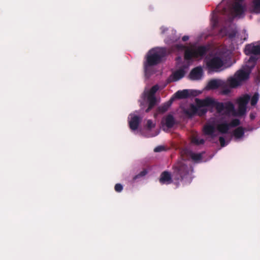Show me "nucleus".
Instances as JSON below:
<instances>
[{
  "mask_svg": "<svg viewBox=\"0 0 260 260\" xmlns=\"http://www.w3.org/2000/svg\"><path fill=\"white\" fill-rule=\"evenodd\" d=\"M173 172L172 175L168 171L162 172L159 178L160 183L169 184L174 182L178 187L180 181L190 178V172L192 171L191 168L183 161H178L173 166Z\"/></svg>",
  "mask_w": 260,
  "mask_h": 260,
  "instance_id": "f257e3e1",
  "label": "nucleus"
},
{
  "mask_svg": "<svg viewBox=\"0 0 260 260\" xmlns=\"http://www.w3.org/2000/svg\"><path fill=\"white\" fill-rule=\"evenodd\" d=\"M196 103L198 107L197 115L199 116H203L207 112V109L204 108L205 107H215L217 113H221L223 112V114L226 115H229L235 111L234 105L231 102H218L211 98H207L204 100L196 99Z\"/></svg>",
  "mask_w": 260,
  "mask_h": 260,
  "instance_id": "f03ea898",
  "label": "nucleus"
},
{
  "mask_svg": "<svg viewBox=\"0 0 260 260\" xmlns=\"http://www.w3.org/2000/svg\"><path fill=\"white\" fill-rule=\"evenodd\" d=\"M242 1H221L216 11L225 16L226 21L231 22L235 17L243 18L246 10Z\"/></svg>",
  "mask_w": 260,
  "mask_h": 260,
  "instance_id": "7ed1b4c3",
  "label": "nucleus"
},
{
  "mask_svg": "<svg viewBox=\"0 0 260 260\" xmlns=\"http://www.w3.org/2000/svg\"><path fill=\"white\" fill-rule=\"evenodd\" d=\"M167 50L166 48H157L150 50L147 56V60L144 62L145 73L146 75H149V68L158 64L163 57L166 56Z\"/></svg>",
  "mask_w": 260,
  "mask_h": 260,
  "instance_id": "20e7f679",
  "label": "nucleus"
},
{
  "mask_svg": "<svg viewBox=\"0 0 260 260\" xmlns=\"http://www.w3.org/2000/svg\"><path fill=\"white\" fill-rule=\"evenodd\" d=\"M210 50L208 45H200L193 48H187L184 52V58L190 60L192 58H202Z\"/></svg>",
  "mask_w": 260,
  "mask_h": 260,
  "instance_id": "39448f33",
  "label": "nucleus"
},
{
  "mask_svg": "<svg viewBox=\"0 0 260 260\" xmlns=\"http://www.w3.org/2000/svg\"><path fill=\"white\" fill-rule=\"evenodd\" d=\"M250 74V71L245 69H240L237 71L233 77L228 79V82L231 88H236L240 85L241 83L248 80Z\"/></svg>",
  "mask_w": 260,
  "mask_h": 260,
  "instance_id": "423d86ee",
  "label": "nucleus"
},
{
  "mask_svg": "<svg viewBox=\"0 0 260 260\" xmlns=\"http://www.w3.org/2000/svg\"><path fill=\"white\" fill-rule=\"evenodd\" d=\"M205 61L209 72H219L224 64L222 58L218 56L207 57Z\"/></svg>",
  "mask_w": 260,
  "mask_h": 260,
  "instance_id": "0eeeda50",
  "label": "nucleus"
},
{
  "mask_svg": "<svg viewBox=\"0 0 260 260\" xmlns=\"http://www.w3.org/2000/svg\"><path fill=\"white\" fill-rule=\"evenodd\" d=\"M244 52L247 55H260V46L254 45L253 44H247L246 45Z\"/></svg>",
  "mask_w": 260,
  "mask_h": 260,
  "instance_id": "6e6552de",
  "label": "nucleus"
},
{
  "mask_svg": "<svg viewBox=\"0 0 260 260\" xmlns=\"http://www.w3.org/2000/svg\"><path fill=\"white\" fill-rule=\"evenodd\" d=\"M203 69L201 67L193 68L190 72L189 77L191 80H198L201 79L203 76Z\"/></svg>",
  "mask_w": 260,
  "mask_h": 260,
  "instance_id": "1a4fd4ad",
  "label": "nucleus"
},
{
  "mask_svg": "<svg viewBox=\"0 0 260 260\" xmlns=\"http://www.w3.org/2000/svg\"><path fill=\"white\" fill-rule=\"evenodd\" d=\"M226 82L221 80L212 79L208 83L207 88L209 89H215L220 87H224Z\"/></svg>",
  "mask_w": 260,
  "mask_h": 260,
  "instance_id": "9d476101",
  "label": "nucleus"
},
{
  "mask_svg": "<svg viewBox=\"0 0 260 260\" xmlns=\"http://www.w3.org/2000/svg\"><path fill=\"white\" fill-rule=\"evenodd\" d=\"M193 91L189 89H183L177 91L173 98L178 99H186L190 95H193Z\"/></svg>",
  "mask_w": 260,
  "mask_h": 260,
  "instance_id": "9b49d317",
  "label": "nucleus"
},
{
  "mask_svg": "<svg viewBox=\"0 0 260 260\" xmlns=\"http://www.w3.org/2000/svg\"><path fill=\"white\" fill-rule=\"evenodd\" d=\"M203 131L206 135L210 136L212 138L216 136V135L214 134L215 132V127L213 125H205L204 126Z\"/></svg>",
  "mask_w": 260,
  "mask_h": 260,
  "instance_id": "f8f14e48",
  "label": "nucleus"
},
{
  "mask_svg": "<svg viewBox=\"0 0 260 260\" xmlns=\"http://www.w3.org/2000/svg\"><path fill=\"white\" fill-rule=\"evenodd\" d=\"M257 60V57L256 56L254 55L250 56L248 61L246 62L245 70L251 72V70L255 67Z\"/></svg>",
  "mask_w": 260,
  "mask_h": 260,
  "instance_id": "ddd939ff",
  "label": "nucleus"
},
{
  "mask_svg": "<svg viewBox=\"0 0 260 260\" xmlns=\"http://www.w3.org/2000/svg\"><path fill=\"white\" fill-rule=\"evenodd\" d=\"M141 120V119L137 115L132 117L131 120L129 121L130 128L133 131L136 130L138 128Z\"/></svg>",
  "mask_w": 260,
  "mask_h": 260,
  "instance_id": "4468645a",
  "label": "nucleus"
},
{
  "mask_svg": "<svg viewBox=\"0 0 260 260\" xmlns=\"http://www.w3.org/2000/svg\"><path fill=\"white\" fill-rule=\"evenodd\" d=\"M185 74V72L183 69H180L175 72L170 76L172 78V81H177L182 78Z\"/></svg>",
  "mask_w": 260,
  "mask_h": 260,
  "instance_id": "2eb2a0df",
  "label": "nucleus"
},
{
  "mask_svg": "<svg viewBox=\"0 0 260 260\" xmlns=\"http://www.w3.org/2000/svg\"><path fill=\"white\" fill-rule=\"evenodd\" d=\"M174 100V98H171L169 101L165 103L162 105L158 107L157 108L158 112L160 113H164L165 112H166L172 105Z\"/></svg>",
  "mask_w": 260,
  "mask_h": 260,
  "instance_id": "dca6fc26",
  "label": "nucleus"
},
{
  "mask_svg": "<svg viewBox=\"0 0 260 260\" xmlns=\"http://www.w3.org/2000/svg\"><path fill=\"white\" fill-rule=\"evenodd\" d=\"M164 120L165 125L168 128L173 127L175 124V119L174 116L171 114L167 115Z\"/></svg>",
  "mask_w": 260,
  "mask_h": 260,
  "instance_id": "f3484780",
  "label": "nucleus"
},
{
  "mask_svg": "<svg viewBox=\"0 0 260 260\" xmlns=\"http://www.w3.org/2000/svg\"><path fill=\"white\" fill-rule=\"evenodd\" d=\"M249 10L251 13H259L260 1H252Z\"/></svg>",
  "mask_w": 260,
  "mask_h": 260,
  "instance_id": "a211bd4d",
  "label": "nucleus"
},
{
  "mask_svg": "<svg viewBox=\"0 0 260 260\" xmlns=\"http://www.w3.org/2000/svg\"><path fill=\"white\" fill-rule=\"evenodd\" d=\"M230 127V124L226 122L219 124L217 126V130L221 134H227Z\"/></svg>",
  "mask_w": 260,
  "mask_h": 260,
  "instance_id": "6ab92c4d",
  "label": "nucleus"
},
{
  "mask_svg": "<svg viewBox=\"0 0 260 260\" xmlns=\"http://www.w3.org/2000/svg\"><path fill=\"white\" fill-rule=\"evenodd\" d=\"M197 112V105H196V106H195L193 104H191L189 108L186 110L185 112V114L190 117H192L193 116L196 115Z\"/></svg>",
  "mask_w": 260,
  "mask_h": 260,
  "instance_id": "aec40b11",
  "label": "nucleus"
},
{
  "mask_svg": "<svg viewBox=\"0 0 260 260\" xmlns=\"http://www.w3.org/2000/svg\"><path fill=\"white\" fill-rule=\"evenodd\" d=\"M147 101L148 107L146 109L145 112L148 113L156 105V98L147 97Z\"/></svg>",
  "mask_w": 260,
  "mask_h": 260,
  "instance_id": "412c9836",
  "label": "nucleus"
},
{
  "mask_svg": "<svg viewBox=\"0 0 260 260\" xmlns=\"http://www.w3.org/2000/svg\"><path fill=\"white\" fill-rule=\"evenodd\" d=\"M245 129L242 127L239 126L236 128L233 132V135L237 139L242 138L244 135Z\"/></svg>",
  "mask_w": 260,
  "mask_h": 260,
  "instance_id": "4be33fe9",
  "label": "nucleus"
},
{
  "mask_svg": "<svg viewBox=\"0 0 260 260\" xmlns=\"http://www.w3.org/2000/svg\"><path fill=\"white\" fill-rule=\"evenodd\" d=\"M250 99V96L248 94H245L243 97L238 100V105L247 106L248 103Z\"/></svg>",
  "mask_w": 260,
  "mask_h": 260,
  "instance_id": "5701e85b",
  "label": "nucleus"
},
{
  "mask_svg": "<svg viewBox=\"0 0 260 260\" xmlns=\"http://www.w3.org/2000/svg\"><path fill=\"white\" fill-rule=\"evenodd\" d=\"M159 87L157 85L153 86L147 93V97L155 98V94L158 90Z\"/></svg>",
  "mask_w": 260,
  "mask_h": 260,
  "instance_id": "b1692460",
  "label": "nucleus"
},
{
  "mask_svg": "<svg viewBox=\"0 0 260 260\" xmlns=\"http://www.w3.org/2000/svg\"><path fill=\"white\" fill-rule=\"evenodd\" d=\"M221 88V90L220 91V93L222 95H228L231 91L230 86L228 82H226V85L224 87H220Z\"/></svg>",
  "mask_w": 260,
  "mask_h": 260,
  "instance_id": "393cba45",
  "label": "nucleus"
},
{
  "mask_svg": "<svg viewBox=\"0 0 260 260\" xmlns=\"http://www.w3.org/2000/svg\"><path fill=\"white\" fill-rule=\"evenodd\" d=\"M259 99V94L257 92H255L254 95L252 96L251 99L250 104L251 106H255L258 100Z\"/></svg>",
  "mask_w": 260,
  "mask_h": 260,
  "instance_id": "a878e982",
  "label": "nucleus"
},
{
  "mask_svg": "<svg viewBox=\"0 0 260 260\" xmlns=\"http://www.w3.org/2000/svg\"><path fill=\"white\" fill-rule=\"evenodd\" d=\"M147 173H148V171H147V170L144 169L138 175H136L135 176H134V177L133 178V180L134 181H136L137 179L145 176L147 174Z\"/></svg>",
  "mask_w": 260,
  "mask_h": 260,
  "instance_id": "bb28decb",
  "label": "nucleus"
},
{
  "mask_svg": "<svg viewBox=\"0 0 260 260\" xmlns=\"http://www.w3.org/2000/svg\"><path fill=\"white\" fill-rule=\"evenodd\" d=\"M190 157L193 160L196 161L200 160L202 158V156L201 153H191Z\"/></svg>",
  "mask_w": 260,
  "mask_h": 260,
  "instance_id": "cd10ccee",
  "label": "nucleus"
},
{
  "mask_svg": "<svg viewBox=\"0 0 260 260\" xmlns=\"http://www.w3.org/2000/svg\"><path fill=\"white\" fill-rule=\"evenodd\" d=\"M246 111V106L238 105V115L239 116L243 115Z\"/></svg>",
  "mask_w": 260,
  "mask_h": 260,
  "instance_id": "c85d7f7f",
  "label": "nucleus"
},
{
  "mask_svg": "<svg viewBox=\"0 0 260 260\" xmlns=\"http://www.w3.org/2000/svg\"><path fill=\"white\" fill-rule=\"evenodd\" d=\"M192 143L198 145L203 144L205 143V141L203 139H199L197 137L193 138L192 139Z\"/></svg>",
  "mask_w": 260,
  "mask_h": 260,
  "instance_id": "c756f323",
  "label": "nucleus"
},
{
  "mask_svg": "<svg viewBox=\"0 0 260 260\" xmlns=\"http://www.w3.org/2000/svg\"><path fill=\"white\" fill-rule=\"evenodd\" d=\"M240 121L238 119H234L231 121V122L229 123L230 124V127H236L240 125Z\"/></svg>",
  "mask_w": 260,
  "mask_h": 260,
  "instance_id": "7c9ffc66",
  "label": "nucleus"
},
{
  "mask_svg": "<svg viewBox=\"0 0 260 260\" xmlns=\"http://www.w3.org/2000/svg\"><path fill=\"white\" fill-rule=\"evenodd\" d=\"M114 189L116 192H120L123 190V186L120 183H117L115 185Z\"/></svg>",
  "mask_w": 260,
  "mask_h": 260,
  "instance_id": "2f4dec72",
  "label": "nucleus"
},
{
  "mask_svg": "<svg viewBox=\"0 0 260 260\" xmlns=\"http://www.w3.org/2000/svg\"><path fill=\"white\" fill-rule=\"evenodd\" d=\"M146 126L148 129H150L155 126V124L153 123L151 120H148Z\"/></svg>",
  "mask_w": 260,
  "mask_h": 260,
  "instance_id": "473e14b6",
  "label": "nucleus"
},
{
  "mask_svg": "<svg viewBox=\"0 0 260 260\" xmlns=\"http://www.w3.org/2000/svg\"><path fill=\"white\" fill-rule=\"evenodd\" d=\"M165 150V148L162 146H158L155 147L154 149V152H159Z\"/></svg>",
  "mask_w": 260,
  "mask_h": 260,
  "instance_id": "72a5a7b5",
  "label": "nucleus"
},
{
  "mask_svg": "<svg viewBox=\"0 0 260 260\" xmlns=\"http://www.w3.org/2000/svg\"><path fill=\"white\" fill-rule=\"evenodd\" d=\"M219 141L220 143V145L221 147H224L225 146V141L223 137H220L219 138Z\"/></svg>",
  "mask_w": 260,
  "mask_h": 260,
  "instance_id": "f704fd0d",
  "label": "nucleus"
},
{
  "mask_svg": "<svg viewBox=\"0 0 260 260\" xmlns=\"http://www.w3.org/2000/svg\"><path fill=\"white\" fill-rule=\"evenodd\" d=\"M212 21H213V26L216 27L218 23V19L217 18L214 17L212 18Z\"/></svg>",
  "mask_w": 260,
  "mask_h": 260,
  "instance_id": "c9c22d12",
  "label": "nucleus"
},
{
  "mask_svg": "<svg viewBox=\"0 0 260 260\" xmlns=\"http://www.w3.org/2000/svg\"><path fill=\"white\" fill-rule=\"evenodd\" d=\"M189 37L188 36H184L182 38V41L184 42L187 41Z\"/></svg>",
  "mask_w": 260,
  "mask_h": 260,
  "instance_id": "e433bc0d",
  "label": "nucleus"
},
{
  "mask_svg": "<svg viewBox=\"0 0 260 260\" xmlns=\"http://www.w3.org/2000/svg\"><path fill=\"white\" fill-rule=\"evenodd\" d=\"M236 36V33L235 32H232L229 35V38L231 39H233Z\"/></svg>",
  "mask_w": 260,
  "mask_h": 260,
  "instance_id": "4c0bfd02",
  "label": "nucleus"
},
{
  "mask_svg": "<svg viewBox=\"0 0 260 260\" xmlns=\"http://www.w3.org/2000/svg\"><path fill=\"white\" fill-rule=\"evenodd\" d=\"M161 30V34H164L165 32L167 30V28H166V27H161L160 28Z\"/></svg>",
  "mask_w": 260,
  "mask_h": 260,
  "instance_id": "58836bf2",
  "label": "nucleus"
},
{
  "mask_svg": "<svg viewBox=\"0 0 260 260\" xmlns=\"http://www.w3.org/2000/svg\"><path fill=\"white\" fill-rule=\"evenodd\" d=\"M250 118L251 120H253L255 118V115L253 113H250Z\"/></svg>",
  "mask_w": 260,
  "mask_h": 260,
  "instance_id": "ea45409f",
  "label": "nucleus"
}]
</instances>
